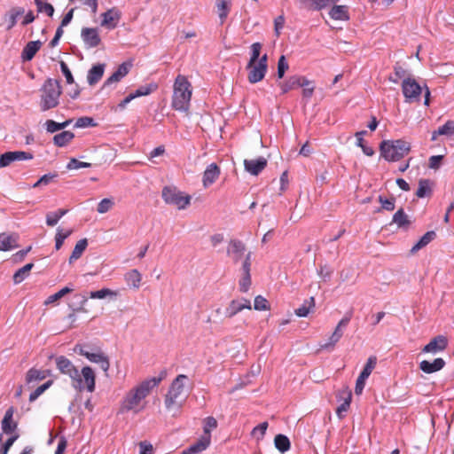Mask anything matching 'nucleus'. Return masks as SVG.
Masks as SVG:
<instances>
[{"label": "nucleus", "instance_id": "f03ea898", "mask_svg": "<svg viewBox=\"0 0 454 454\" xmlns=\"http://www.w3.org/2000/svg\"><path fill=\"white\" fill-rule=\"evenodd\" d=\"M162 379L163 377H153L142 381L131 388L121 402V411L137 413L144 410V400L150 394L151 390L160 384Z\"/></svg>", "mask_w": 454, "mask_h": 454}, {"label": "nucleus", "instance_id": "9d476101", "mask_svg": "<svg viewBox=\"0 0 454 454\" xmlns=\"http://www.w3.org/2000/svg\"><path fill=\"white\" fill-rule=\"evenodd\" d=\"M246 245L239 239H231L227 247V254L237 264L245 256Z\"/></svg>", "mask_w": 454, "mask_h": 454}, {"label": "nucleus", "instance_id": "5fc2aeb1", "mask_svg": "<svg viewBox=\"0 0 454 454\" xmlns=\"http://www.w3.org/2000/svg\"><path fill=\"white\" fill-rule=\"evenodd\" d=\"M90 167H91L90 163L80 161L75 158L70 159L69 162L67 165V168L68 170L79 169L82 168H90Z\"/></svg>", "mask_w": 454, "mask_h": 454}, {"label": "nucleus", "instance_id": "13d9d810", "mask_svg": "<svg viewBox=\"0 0 454 454\" xmlns=\"http://www.w3.org/2000/svg\"><path fill=\"white\" fill-rule=\"evenodd\" d=\"M205 445L204 443H199L196 442L195 443L192 444L189 448L183 450L181 454H199L205 450Z\"/></svg>", "mask_w": 454, "mask_h": 454}, {"label": "nucleus", "instance_id": "5701e85b", "mask_svg": "<svg viewBox=\"0 0 454 454\" xmlns=\"http://www.w3.org/2000/svg\"><path fill=\"white\" fill-rule=\"evenodd\" d=\"M247 69L249 70L247 79L251 83H256L262 81L264 78L265 74L267 72L266 68L261 67L256 63L252 66L247 65Z\"/></svg>", "mask_w": 454, "mask_h": 454}, {"label": "nucleus", "instance_id": "473e14b6", "mask_svg": "<svg viewBox=\"0 0 454 454\" xmlns=\"http://www.w3.org/2000/svg\"><path fill=\"white\" fill-rule=\"evenodd\" d=\"M252 305L249 300L240 298L233 300L228 308L230 312H240L243 309H251Z\"/></svg>", "mask_w": 454, "mask_h": 454}, {"label": "nucleus", "instance_id": "4468645a", "mask_svg": "<svg viewBox=\"0 0 454 454\" xmlns=\"http://www.w3.org/2000/svg\"><path fill=\"white\" fill-rule=\"evenodd\" d=\"M312 82L307 78L300 75L291 76L287 81L280 83L282 93H286L289 90L299 87H305L310 85Z\"/></svg>", "mask_w": 454, "mask_h": 454}, {"label": "nucleus", "instance_id": "cd10ccee", "mask_svg": "<svg viewBox=\"0 0 454 454\" xmlns=\"http://www.w3.org/2000/svg\"><path fill=\"white\" fill-rule=\"evenodd\" d=\"M74 351L81 356H85L91 363H98L102 356L105 355L103 352L91 353L87 351L83 346L75 345Z\"/></svg>", "mask_w": 454, "mask_h": 454}, {"label": "nucleus", "instance_id": "4d7b16f0", "mask_svg": "<svg viewBox=\"0 0 454 454\" xmlns=\"http://www.w3.org/2000/svg\"><path fill=\"white\" fill-rule=\"evenodd\" d=\"M289 66L286 62V57L284 55L280 56L278 61V78H283L286 71L288 69Z\"/></svg>", "mask_w": 454, "mask_h": 454}, {"label": "nucleus", "instance_id": "b1692460", "mask_svg": "<svg viewBox=\"0 0 454 454\" xmlns=\"http://www.w3.org/2000/svg\"><path fill=\"white\" fill-rule=\"evenodd\" d=\"M105 71V64H98L93 66L88 72L87 81L90 86L97 84L103 77Z\"/></svg>", "mask_w": 454, "mask_h": 454}, {"label": "nucleus", "instance_id": "72a5a7b5", "mask_svg": "<svg viewBox=\"0 0 454 454\" xmlns=\"http://www.w3.org/2000/svg\"><path fill=\"white\" fill-rule=\"evenodd\" d=\"M88 246V241L86 239H80L76 245L74 246V248L69 257V263H73L74 261L78 260L82 253L85 251L86 247Z\"/></svg>", "mask_w": 454, "mask_h": 454}, {"label": "nucleus", "instance_id": "8fccbe9b", "mask_svg": "<svg viewBox=\"0 0 454 454\" xmlns=\"http://www.w3.org/2000/svg\"><path fill=\"white\" fill-rule=\"evenodd\" d=\"M71 233H72V230H68L66 232H63L62 229L58 228L57 233H56V236H55V242H56L55 243V248L57 250L60 249V247H62L65 239L69 235H71Z\"/></svg>", "mask_w": 454, "mask_h": 454}, {"label": "nucleus", "instance_id": "aec40b11", "mask_svg": "<svg viewBox=\"0 0 454 454\" xmlns=\"http://www.w3.org/2000/svg\"><path fill=\"white\" fill-rule=\"evenodd\" d=\"M18 235L17 234H7L3 232L0 234V250L10 251L13 248L18 247Z\"/></svg>", "mask_w": 454, "mask_h": 454}, {"label": "nucleus", "instance_id": "58836bf2", "mask_svg": "<svg viewBox=\"0 0 454 454\" xmlns=\"http://www.w3.org/2000/svg\"><path fill=\"white\" fill-rule=\"evenodd\" d=\"M33 267V263H27L19 269L13 275V282L15 284L21 283L29 275V272Z\"/></svg>", "mask_w": 454, "mask_h": 454}, {"label": "nucleus", "instance_id": "4be33fe9", "mask_svg": "<svg viewBox=\"0 0 454 454\" xmlns=\"http://www.w3.org/2000/svg\"><path fill=\"white\" fill-rule=\"evenodd\" d=\"M392 223L396 224L397 228L408 230L411 224L410 216L404 212L403 208H399L392 217Z\"/></svg>", "mask_w": 454, "mask_h": 454}, {"label": "nucleus", "instance_id": "f3484780", "mask_svg": "<svg viewBox=\"0 0 454 454\" xmlns=\"http://www.w3.org/2000/svg\"><path fill=\"white\" fill-rule=\"evenodd\" d=\"M220 176V168L215 163H211L203 173V186L208 187L215 182Z\"/></svg>", "mask_w": 454, "mask_h": 454}, {"label": "nucleus", "instance_id": "0eeeda50", "mask_svg": "<svg viewBox=\"0 0 454 454\" xmlns=\"http://www.w3.org/2000/svg\"><path fill=\"white\" fill-rule=\"evenodd\" d=\"M162 199L169 205L184 209L190 204V196H183L182 192L174 186H165L162 189Z\"/></svg>", "mask_w": 454, "mask_h": 454}, {"label": "nucleus", "instance_id": "ea45409f", "mask_svg": "<svg viewBox=\"0 0 454 454\" xmlns=\"http://www.w3.org/2000/svg\"><path fill=\"white\" fill-rule=\"evenodd\" d=\"M25 12L24 8L22 7H13L10 10L8 13L9 24L7 26V29H12L17 23V19L23 15Z\"/></svg>", "mask_w": 454, "mask_h": 454}, {"label": "nucleus", "instance_id": "39448f33", "mask_svg": "<svg viewBox=\"0 0 454 454\" xmlns=\"http://www.w3.org/2000/svg\"><path fill=\"white\" fill-rule=\"evenodd\" d=\"M40 109L42 112L56 107L59 103V97L62 93L59 81L47 79L40 90Z\"/></svg>", "mask_w": 454, "mask_h": 454}, {"label": "nucleus", "instance_id": "3c124183", "mask_svg": "<svg viewBox=\"0 0 454 454\" xmlns=\"http://www.w3.org/2000/svg\"><path fill=\"white\" fill-rule=\"evenodd\" d=\"M52 384V380H48L44 384L38 387L35 390H34L29 395V401H35L46 389H48Z\"/></svg>", "mask_w": 454, "mask_h": 454}, {"label": "nucleus", "instance_id": "4c0bfd02", "mask_svg": "<svg viewBox=\"0 0 454 454\" xmlns=\"http://www.w3.org/2000/svg\"><path fill=\"white\" fill-rule=\"evenodd\" d=\"M274 444L281 453L287 451L291 445L288 437L281 434L275 436Z\"/></svg>", "mask_w": 454, "mask_h": 454}, {"label": "nucleus", "instance_id": "e433bc0d", "mask_svg": "<svg viewBox=\"0 0 454 454\" xmlns=\"http://www.w3.org/2000/svg\"><path fill=\"white\" fill-rule=\"evenodd\" d=\"M49 375L48 371H41L35 368L30 369L26 376L27 383L44 380Z\"/></svg>", "mask_w": 454, "mask_h": 454}, {"label": "nucleus", "instance_id": "a18cd8bd", "mask_svg": "<svg viewBox=\"0 0 454 454\" xmlns=\"http://www.w3.org/2000/svg\"><path fill=\"white\" fill-rule=\"evenodd\" d=\"M45 1L46 0H35L37 11L39 12H45L48 16L51 17L54 13V8L51 4L45 3Z\"/></svg>", "mask_w": 454, "mask_h": 454}, {"label": "nucleus", "instance_id": "c85d7f7f", "mask_svg": "<svg viewBox=\"0 0 454 454\" xmlns=\"http://www.w3.org/2000/svg\"><path fill=\"white\" fill-rule=\"evenodd\" d=\"M124 279L129 287L137 289L140 286L142 276L137 270H131L124 275Z\"/></svg>", "mask_w": 454, "mask_h": 454}, {"label": "nucleus", "instance_id": "f704fd0d", "mask_svg": "<svg viewBox=\"0 0 454 454\" xmlns=\"http://www.w3.org/2000/svg\"><path fill=\"white\" fill-rule=\"evenodd\" d=\"M72 122V120H67L63 122H57L53 120H47L44 123L47 132L55 133L59 130L64 129L67 126H69Z\"/></svg>", "mask_w": 454, "mask_h": 454}, {"label": "nucleus", "instance_id": "37998d69", "mask_svg": "<svg viewBox=\"0 0 454 454\" xmlns=\"http://www.w3.org/2000/svg\"><path fill=\"white\" fill-rule=\"evenodd\" d=\"M118 295V292L112 291L108 288H103L98 291H94L90 293V298L93 299H104L107 296L113 298H116Z\"/></svg>", "mask_w": 454, "mask_h": 454}, {"label": "nucleus", "instance_id": "393cba45", "mask_svg": "<svg viewBox=\"0 0 454 454\" xmlns=\"http://www.w3.org/2000/svg\"><path fill=\"white\" fill-rule=\"evenodd\" d=\"M13 413H14L13 407H10L6 411L4 417L2 420V429H3V432L5 434L13 433L17 427V424L12 421Z\"/></svg>", "mask_w": 454, "mask_h": 454}, {"label": "nucleus", "instance_id": "a211bd4d", "mask_svg": "<svg viewBox=\"0 0 454 454\" xmlns=\"http://www.w3.org/2000/svg\"><path fill=\"white\" fill-rule=\"evenodd\" d=\"M445 366V361L442 358H435L433 362L423 360L419 363V369L425 373H434L441 371Z\"/></svg>", "mask_w": 454, "mask_h": 454}, {"label": "nucleus", "instance_id": "f257e3e1", "mask_svg": "<svg viewBox=\"0 0 454 454\" xmlns=\"http://www.w3.org/2000/svg\"><path fill=\"white\" fill-rule=\"evenodd\" d=\"M58 370L70 377L74 389L82 391L86 388L92 393L95 390V373L90 366H84L80 372L74 364L64 356L56 357Z\"/></svg>", "mask_w": 454, "mask_h": 454}, {"label": "nucleus", "instance_id": "052dcab7", "mask_svg": "<svg viewBox=\"0 0 454 454\" xmlns=\"http://www.w3.org/2000/svg\"><path fill=\"white\" fill-rule=\"evenodd\" d=\"M62 331L70 329L71 327L74 326V323L76 321V314H67L62 318Z\"/></svg>", "mask_w": 454, "mask_h": 454}, {"label": "nucleus", "instance_id": "de8ad7c7", "mask_svg": "<svg viewBox=\"0 0 454 454\" xmlns=\"http://www.w3.org/2000/svg\"><path fill=\"white\" fill-rule=\"evenodd\" d=\"M157 89V85L154 83L148 84L146 86H142L136 90L132 94L134 96V98H137L138 97L142 96H147L151 94L153 91H154Z\"/></svg>", "mask_w": 454, "mask_h": 454}, {"label": "nucleus", "instance_id": "c9c22d12", "mask_svg": "<svg viewBox=\"0 0 454 454\" xmlns=\"http://www.w3.org/2000/svg\"><path fill=\"white\" fill-rule=\"evenodd\" d=\"M432 194L431 182L429 179H420L416 195L419 198H425Z\"/></svg>", "mask_w": 454, "mask_h": 454}, {"label": "nucleus", "instance_id": "0e129e2a", "mask_svg": "<svg viewBox=\"0 0 454 454\" xmlns=\"http://www.w3.org/2000/svg\"><path fill=\"white\" fill-rule=\"evenodd\" d=\"M315 306L314 297H310L304 301L303 304L296 309L294 312H309L310 309Z\"/></svg>", "mask_w": 454, "mask_h": 454}, {"label": "nucleus", "instance_id": "c756f323", "mask_svg": "<svg viewBox=\"0 0 454 454\" xmlns=\"http://www.w3.org/2000/svg\"><path fill=\"white\" fill-rule=\"evenodd\" d=\"M454 135V121H448L442 126L439 127L432 134L431 139L436 140L438 136H452Z\"/></svg>", "mask_w": 454, "mask_h": 454}, {"label": "nucleus", "instance_id": "dca6fc26", "mask_svg": "<svg viewBox=\"0 0 454 454\" xmlns=\"http://www.w3.org/2000/svg\"><path fill=\"white\" fill-rule=\"evenodd\" d=\"M448 345V340L446 337L442 335H438L435 338L432 339L428 344H427L422 351L425 353H436L438 351H442L446 348Z\"/></svg>", "mask_w": 454, "mask_h": 454}, {"label": "nucleus", "instance_id": "864d4df0", "mask_svg": "<svg viewBox=\"0 0 454 454\" xmlns=\"http://www.w3.org/2000/svg\"><path fill=\"white\" fill-rule=\"evenodd\" d=\"M97 123L94 119L91 117L84 116L77 119L74 127L75 128H87V127H95Z\"/></svg>", "mask_w": 454, "mask_h": 454}, {"label": "nucleus", "instance_id": "a878e982", "mask_svg": "<svg viewBox=\"0 0 454 454\" xmlns=\"http://www.w3.org/2000/svg\"><path fill=\"white\" fill-rule=\"evenodd\" d=\"M436 237V233L434 231H429L426 232L420 239L411 247V253L415 254L421 248L425 247L428 245L432 240H434Z\"/></svg>", "mask_w": 454, "mask_h": 454}, {"label": "nucleus", "instance_id": "1a4fd4ad", "mask_svg": "<svg viewBox=\"0 0 454 454\" xmlns=\"http://www.w3.org/2000/svg\"><path fill=\"white\" fill-rule=\"evenodd\" d=\"M402 89L403 96L410 102L419 100L422 92L420 85L412 78L403 79Z\"/></svg>", "mask_w": 454, "mask_h": 454}, {"label": "nucleus", "instance_id": "20e7f679", "mask_svg": "<svg viewBox=\"0 0 454 454\" xmlns=\"http://www.w3.org/2000/svg\"><path fill=\"white\" fill-rule=\"evenodd\" d=\"M189 380L184 374H179L171 383L169 389L165 396V406L168 411L173 409L179 410L183 406L188 396V391L185 389V384Z\"/></svg>", "mask_w": 454, "mask_h": 454}, {"label": "nucleus", "instance_id": "774afa93", "mask_svg": "<svg viewBox=\"0 0 454 454\" xmlns=\"http://www.w3.org/2000/svg\"><path fill=\"white\" fill-rule=\"evenodd\" d=\"M12 154L14 155V160H29L34 158V155L28 152L23 151H13Z\"/></svg>", "mask_w": 454, "mask_h": 454}, {"label": "nucleus", "instance_id": "423d86ee", "mask_svg": "<svg viewBox=\"0 0 454 454\" xmlns=\"http://www.w3.org/2000/svg\"><path fill=\"white\" fill-rule=\"evenodd\" d=\"M381 156L387 161H397L411 151V144L403 139L384 140L380 145Z\"/></svg>", "mask_w": 454, "mask_h": 454}, {"label": "nucleus", "instance_id": "7ed1b4c3", "mask_svg": "<svg viewBox=\"0 0 454 454\" xmlns=\"http://www.w3.org/2000/svg\"><path fill=\"white\" fill-rule=\"evenodd\" d=\"M192 85L184 75H177L173 86L172 107L180 112H188L192 98Z\"/></svg>", "mask_w": 454, "mask_h": 454}, {"label": "nucleus", "instance_id": "7c9ffc66", "mask_svg": "<svg viewBox=\"0 0 454 454\" xmlns=\"http://www.w3.org/2000/svg\"><path fill=\"white\" fill-rule=\"evenodd\" d=\"M74 137V134L73 132L67 130L62 131L53 137V143L59 147H63L69 144Z\"/></svg>", "mask_w": 454, "mask_h": 454}, {"label": "nucleus", "instance_id": "2eb2a0df", "mask_svg": "<svg viewBox=\"0 0 454 454\" xmlns=\"http://www.w3.org/2000/svg\"><path fill=\"white\" fill-rule=\"evenodd\" d=\"M217 427V421L214 417H207L204 420L203 434L197 441L199 443H204L207 449L211 442L210 431Z\"/></svg>", "mask_w": 454, "mask_h": 454}, {"label": "nucleus", "instance_id": "680f3d73", "mask_svg": "<svg viewBox=\"0 0 454 454\" xmlns=\"http://www.w3.org/2000/svg\"><path fill=\"white\" fill-rule=\"evenodd\" d=\"M267 428H268V423L262 422L253 429L252 434L254 437H257V439H262L264 436Z\"/></svg>", "mask_w": 454, "mask_h": 454}, {"label": "nucleus", "instance_id": "c03bdc74", "mask_svg": "<svg viewBox=\"0 0 454 454\" xmlns=\"http://www.w3.org/2000/svg\"><path fill=\"white\" fill-rule=\"evenodd\" d=\"M73 291V288L65 286L62 289H60L59 292L55 293L54 294L50 295L44 301V304H50L57 301L58 300L64 297L66 294L71 293Z\"/></svg>", "mask_w": 454, "mask_h": 454}, {"label": "nucleus", "instance_id": "09e8293b", "mask_svg": "<svg viewBox=\"0 0 454 454\" xmlns=\"http://www.w3.org/2000/svg\"><path fill=\"white\" fill-rule=\"evenodd\" d=\"M261 43H254L251 45V57L248 62V66H252L257 62L260 57L261 50H262Z\"/></svg>", "mask_w": 454, "mask_h": 454}, {"label": "nucleus", "instance_id": "412c9836", "mask_svg": "<svg viewBox=\"0 0 454 454\" xmlns=\"http://www.w3.org/2000/svg\"><path fill=\"white\" fill-rule=\"evenodd\" d=\"M130 67L131 65L126 62L121 64L117 70L104 82L103 88L121 81L124 76L128 74Z\"/></svg>", "mask_w": 454, "mask_h": 454}, {"label": "nucleus", "instance_id": "a19ab883", "mask_svg": "<svg viewBox=\"0 0 454 454\" xmlns=\"http://www.w3.org/2000/svg\"><path fill=\"white\" fill-rule=\"evenodd\" d=\"M67 209H59L56 212H50L46 215V224L48 226H55L59 219L67 213Z\"/></svg>", "mask_w": 454, "mask_h": 454}, {"label": "nucleus", "instance_id": "f8f14e48", "mask_svg": "<svg viewBox=\"0 0 454 454\" xmlns=\"http://www.w3.org/2000/svg\"><path fill=\"white\" fill-rule=\"evenodd\" d=\"M81 37L88 48H95L101 43V39L97 28H82Z\"/></svg>", "mask_w": 454, "mask_h": 454}, {"label": "nucleus", "instance_id": "69168bd1", "mask_svg": "<svg viewBox=\"0 0 454 454\" xmlns=\"http://www.w3.org/2000/svg\"><path fill=\"white\" fill-rule=\"evenodd\" d=\"M59 65H60L61 72L64 74V76L66 77L67 82L68 84L74 83V77H73L72 73H71L69 67H67V65L64 61H60Z\"/></svg>", "mask_w": 454, "mask_h": 454}, {"label": "nucleus", "instance_id": "79ce46f5", "mask_svg": "<svg viewBox=\"0 0 454 454\" xmlns=\"http://www.w3.org/2000/svg\"><path fill=\"white\" fill-rule=\"evenodd\" d=\"M376 364H377V357L374 356H371L368 358L363 371L361 372L360 376H362V378L368 379L369 376L371 375L372 372L375 368Z\"/></svg>", "mask_w": 454, "mask_h": 454}, {"label": "nucleus", "instance_id": "bf43d9fd", "mask_svg": "<svg viewBox=\"0 0 454 454\" xmlns=\"http://www.w3.org/2000/svg\"><path fill=\"white\" fill-rule=\"evenodd\" d=\"M350 402H351V393L349 392V393H348L347 397L344 399L343 403L336 410V413L339 418H342L343 417L342 413L346 412L348 410V408L350 406Z\"/></svg>", "mask_w": 454, "mask_h": 454}, {"label": "nucleus", "instance_id": "6ab92c4d", "mask_svg": "<svg viewBox=\"0 0 454 454\" xmlns=\"http://www.w3.org/2000/svg\"><path fill=\"white\" fill-rule=\"evenodd\" d=\"M42 42L39 40L30 41L23 48L21 52V59L23 61H30L33 59L36 52L42 46Z\"/></svg>", "mask_w": 454, "mask_h": 454}, {"label": "nucleus", "instance_id": "338daca9", "mask_svg": "<svg viewBox=\"0 0 454 454\" xmlns=\"http://www.w3.org/2000/svg\"><path fill=\"white\" fill-rule=\"evenodd\" d=\"M251 285V276L250 274H242V278L239 280V290L243 293H246Z\"/></svg>", "mask_w": 454, "mask_h": 454}, {"label": "nucleus", "instance_id": "603ef678", "mask_svg": "<svg viewBox=\"0 0 454 454\" xmlns=\"http://www.w3.org/2000/svg\"><path fill=\"white\" fill-rule=\"evenodd\" d=\"M378 200L381 204L382 209H385L387 211H393L395 207V198L387 199L380 195L379 196Z\"/></svg>", "mask_w": 454, "mask_h": 454}, {"label": "nucleus", "instance_id": "e2e57ef3", "mask_svg": "<svg viewBox=\"0 0 454 454\" xmlns=\"http://www.w3.org/2000/svg\"><path fill=\"white\" fill-rule=\"evenodd\" d=\"M13 161L15 160L12 152H6L0 156V168L7 167Z\"/></svg>", "mask_w": 454, "mask_h": 454}, {"label": "nucleus", "instance_id": "6e6d98bb", "mask_svg": "<svg viewBox=\"0 0 454 454\" xmlns=\"http://www.w3.org/2000/svg\"><path fill=\"white\" fill-rule=\"evenodd\" d=\"M114 206V201L111 199H103L98 205V212L99 214H105L108 212Z\"/></svg>", "mask_w": 454, "mask_h": 454}, {"label": "nucleus", "instance_id": "6e6552de", "mask_svg": "<svg viewBox=\"0 0 454 454\" xmlns=\"http://www.w3.org/2000/svg\"><path fill=\"white\" fill-rule=\"evenodd\" d=\"M350 321L349 317H343L337 326L335 327L333 333L329 336L327 340L319 344L320 349L326 350L328 352H332L337 344V342L340 340L343 335V330L348 325Z\"/></svg>", "mask_w": 454, "mask_h": 454}, {"label": "nucleus", "instance_id": "2f4dec72", "mask_svg": "<svg viewBox=\"0 0 454 454\" xmlns=\"http://www.w3.org/2000/svg\"><path fill=\"white\" fill-rule=\"evenodd\" d=\"M332 19L336 20H348L349 19L348 14V8L345 5H334L329 12Z\"/></svg>", "mask_w": 454, "mask_h": 454}, {"label": "nucleus", "instance_id": "49530a36", "mask_svg": "<svg viewBox=\"0 0 454 454\" xmlns=\"http://www.w3.org/2000/svg\"><path fill=\"white\" fill-rule=\"evenodd\" d=\"M254 309L255 310H271L272 309L270 302L262 295H257L254 298Z\"/></svg>", "mask_w": 454, "mask_h": 454}, {"label": "nucleus", "instance_id": "ddd939ff", "mask_svg": "<svg viewBox=\"0 0 454 454\" xmlns=\"http://www.w3.org/2000/svg\"><path fill=\"white\" fill-rule=\"evenodd\" d=\"M267 160L264 157L257 159L245 160L244 168L247 172L252 176H258L267 166Z\"/></svg>", "mask_w": 454, "mask_h": 454}, {"label": "nucleus", "instance_id": "bb28decb", "mask_svg": "<svg viewBox=\"0 0 454 454\" xmlns=\"http://www.w3.org/2000/svg\"><path fill=\"white\" fill-rule=\"evenodd\" d=\"M231 0H216L215 6L218 17L223 24L231 10Z\"/></svg>", "mask_w": 454, "mask_h": 454}, {"label": "nucleus", "instance_id": "9b49d317", "mask_svg": "<svg viewBox=\"0 0 454 454\" xmlns=\"http://www.w3.org/2000/svg\"><path fill=\"white\" fill-rule=\"evenodd\" d=\"M101 17V27L111 30L117 27L121 20V13L117 8L114 7L102 13Z\"/></svg>", "mask_w": 454, "mask_h": 454}]
</instances>
